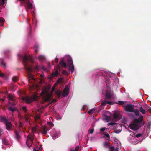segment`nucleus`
<instances>
[{"mask_svg": "<svg viewBox=\"0 0 151 151\" xmlns=\"http://www.w3.org/2000/svg\"><path fill=\"white\" fill-rule=\"evenodd\" d=\"M143 117L141 116L138 119H135L133 121V123L130 125L129 127L131 129L133 130H137L140 127V123L143 120Z\"/></svg>", "mask_w": 151, "mask_h": 151, "instance_id": "f257e3e1", "label": "nucleus"}, {"mask_svg": "<svg viewBox=\"0 0 151 151\" xmlns=\"http://www.w3.org/2000/svg\"><path fill=\"white\" fill-rule=\"evenodd\" d=\"M23 62L25 68V69L27 70L29 74L31 72L33 71V68L27 63V62L29 61L32 62V59L30 57H28L26 55H24L22 58Z\"/></svg>", "mask_w": 151, "mask_h": 151, "instance_id": "f03ea898", "label": "nucleus"}, {"mask_svg": "<svg viewBox=\"0 0 151 151\" xmlns=\"http://www.w3.org/2000/svg\"><path fill=\"white\" fill-rule=\"evenodd\" d=\"M67 61L68 66H69V69L71 70V73H72L74 70V67L71 58L69 57Z\"/></svg>", "mask_w": 151, "mask_h": 151, "instance_id": "7ed1b4c3", "label": "nucleus"}, {"mask_svg": "<svg viewBox=\"0 0 151 151\" xmlns=\"http://www.w3.org/2000/svg\"><path fill=\"white\" fill-rule=\"evenodd\" d=\"M125 111L129 112H133L134 110V105L131 104H128L123 106Z\"/></svg>", "mask_w": 151, "mask_h": 151, "instance_id": "20e7f679", "label": "nucleus"}, {"mask_svg": "<svg viewBox=\"0 0 151 151\" xmlns=\"http://www.w3.org/2000/svg\"><path fill=\"white\" fill-rule=\"evenodd\" d=\"M22 99L23 100L26 101L27 103L29 104L32 101L36 100V97L35 96L31 97L28 96L23 97Z\"/></svg>", "mask_w": 151, "mask_h": 151, "instance_id": "39448f33", "label": "nucleus"}, {"mask_svg": "<svg viewBox=\"0 0 151 151\" xmlns=\"http://www.w3.org/2000/svg\"><path fill=\"white\" fill-rule=\"evenodd\" d=\"M8 106L9 107L8 108L9 110L12 112H14L15 111L16 109L15 107V103L13 102H11L10 101H9L8 102Z\"/></svg>", "mask_w": 151, "mask_h": 151, "instance_id": "423d86ee", "label": "nucleus"}, {"mask_svg": "<svg viewBox=\"0 0 151 151\" xmlns=\"http://www.w3.org/2000/svg\"><path fill=\"white\" fill-rule=\"evenodd\" d=\"M51 95L47 93H45L43 94L42 98L43 100L45 102L49 101L51 100Z\"/></svg>", "mask_w": 151, "mask_h": 151, "instance_id": "0eeeda50", "label": "nucleus"}, {"mask_svg": "<svg viewBox=\"0 0 151 151\" xmlns=\"http://www.w3.org/2000/svg\"><path fill=\"white\" fill-rule=\"evenodd\" d=\"M113 96V94L110 91H106L105 95V100H111Z\"/></svg>", "mask_w": 151, "mask_h": 151, "instance_id": "6e6552de", "label": "nucleus"}, {"mask_svg": "<svg viewBox=\"0 0 151 151\" xmlns=\"http://www.w3.org/2000/svg\"><path fill=\"white\" fill-rule=\"evenodd\" d=\"M69 89L68 86H66L63 91L62 96L63 97H66L69 93Z\"/></svg>", "mask_w": 151, "mask_h": 151, "instance_id": "1a4fd4ad", "label": "nucleus"}, {"mask_svg": "<svg viewBox=\"0 0 151 151\" xmlns=\"http://www.w3.org/2000/svg\"><path fill=\"white\" fill-rule=\"evenodd\" d=\"M9 101H14L15 100V98L14 94L8 93L7 95Z\"/></svg>", "mask_w": 151, "mask_h": 151, "instance_id": "9d476101", "label": "nucleus"}, {"mask_svg": "<svg viewBox=\"0 0 151 151\" xmlns=\"http://www.w3.org/2000/svg\"><path fill=\"white\" fill-rule=\"evenodd\" d=\"M48 129L45 126H42L41 128V132L44 135H45L47 133V131Z\"/></svg>", "mask_w": 151, "mask_h": 151, "instance_id": "9b49d317", "label": "nucleus"}, {"mask_svg": "<svg viewBox=\"0 0 151 151\" xmlns=\"http://www.w3.org/2000/svg\"><path fill=\"white\" fill-rule=\"evenodd\" d=\"M5 124L6 126V129L8 130H9L12 127V124L9 121H6L5 123Z\"/></svg>", "mask_w": 151, "mask_h": 151, "instance_id": "f8f14e48", "label": "nucleus"}, {"mask_svg": "<svg viewBox=\"0 0 151 151\" xmlns=\"http://www.w3.org/2000/svg\"><path fill=\"white\" fill-rule=\"evenodd\" d=\"M113 117L115 119L119 120L121 118L122 116L119 114L115 113L113 114Z\"/></svg>", "mask_w": 151, "mask_h": 151, "instance_id": "ddd939ff", "label": "nucleus"}, {"mask_svg": "<svg viewBox=\"0 0 151 151\" xmlns=\"http://www.w3.org/2000/svg\"><path fill=\"white\" fill-rule=\"evenodd\" d=\"M59 63L62 66H64L66 68H68V66L66 64L64 60V59H61Z\"/></svg>", "mask_w": 151, "mask_h": 151, "instance_id": "4468645a", "label": "nucleus"}, {"mask_svg": "<svg viewBox=\"0 0 151 151\" xmlns=\"http://www.w3.org/2000/svg\"><path fill=\"white\" fill-rule=\"evenodd\" d=\"M24 116L22 117H21V118H22L24 119L26 122H29V117L30 116V115L29 114H24Z\"/></svg>", "mask_w": 151, "mask_h": 151, "instance_id": "2eb2a0df", "label": "nucleus"}, {"mask_svg": "<svg viewBox=\"0 0 151 151\" xmlns=\"http://www.w3.org/2000/svg\"><path fill=\"white\" fill-rule=\"evenodd\" d=\"M34 135L30 134L28 135L27 137V139L30 140L32 143L33 142L34 140Z\"/></svg>", "mask_w": 151, "mask_h": 151, "instance_id": "dca6fc26", "label": "nucleus"}, {"mask_svg": "<svg viewBox=\"0 0 151 151\" xmlns=\"http://www.w3.org/2000/svg\"><path fill=\"white\" fill-rule=\"evenodd\" d=\"M15 137L17 141H19L20 138L21 137L19 135V132L17 130H15Z\"/></svg>", "mask_w": 151, "mask_h": 151, "instance_id": "f3484780", "label": "nucleus"}, {"mask_svg": "<svg viewBox=\"0 0 151 151\" xmlns=\"http://www.w3.org/2000/svg\"><path fill=\"white\" fill-rule=\"evenodd\" d=\"M56 93L57 96L58 98H59L61 95V91L60 90L56 91Z\"/></svg>", "mask_w": 151, "mask_h": 151, "instance_id": "a211bd4d", "label": "nucleus"}, {"mask_svg": "<svg viewBox=\"0 0 151 151\" xmlns=\"http://www.w3.org/2000/svg\"><path fill=\"white\" fill-rule=\"evenodd\" d=\"M134 113L137 116H139V110L137 109H134Z\"/></svg>", "mask_w": 151, "mask_h": 151, "instance_id": "6ab92c4d", "label": "nucleus"}, {"mask_svg": "<svg viewBox=\"0 0 151 151\" xmlns=\"http://www.w3.org/2000/svg\"><path fill=\"white\" fill-rule=\"evenodd\" d=\"M22 109L23 111H24V114H27V109H26V107L25 106H23L22 107Z\"/></svg>", "mask_w": 151, "mask_h": 151, "instance_id": "aec40b11", "label": "nucleus"}, {"mask_svg": "<svg viewBox=\"0 0 151 151\" xmlns=\"http://www.w3.org/2000/svg\"><path fill=\"white\" fill-rule=\"evenodd\" d=\"M38 58L40 61H42L45 59V57L42 55H40L38 57Z\"/></svg>", "mask_w": 151, "mask_h": 151, "instance_id": "412c9836", "label": "nucleus"}, {"mask_svg": "<svg viewBox=\"0 0 151 151\" xmlns=\"http://www.w3.org/2000/svg\"><path fill=\"white\" fill-rule=\"evenodd\" d=\"M139 111L143 114H144L145 113V111L142 107H141L140 108Z\"/></svg>", "mask_w": 151, "mask_h": 151, "instance_id": "4be33fe9", "label": "nucleus"}, {"mask_svg": "<svg viewBox=\"0 0 151 151\" xmlns=\"http://www.w3.org/2000/svg\"><path fill=\"white\" fill-rule=\"evenodd\" d=\"M38 46L37 45H35L34 47V49L35 50V52H36V53H37L38 52Z\"/></svg>", "mask_w": 151, "mask_h": 151, "instance_id": "5701e85b", "label": "nucleus"}, {"mask_svg": "<svg viewBox=\"0 0 151 151\" xmlns=\"http://www.w3.org/2000/svg\"><path fill=\"white\" fill-rule=\"evenodd\" d=\"M3 142L5 145H8L9 144V142L5 139H2Z\"/></svg>", "mask_w": 151, "mask_h": 151, "instance_id": "b1692460", "label": "nucleus"}, {"mask_svg": "<svg viewBox=\"0 0 151 151\" xmlns=\"http://www.w3.org/2000/svg\"><path fill=\"white\" fill-rule=\"evenodd\" d=\"M0 120L2 122L4 121L5 123L6 122V121H8L6 118L4 117H1L0 118Z\"/></svg>", "mask_w": 151, "mask_h": 151, "instance_id": "393cba45", "label": "nucleus"}, {"mask_svg": "<svg viewBox=\"0 0 151 151\" xmlns=\"http://www.w3.org/2000/svg\"><path fill=\"white\" fill-rule=\"evenodd\" d=\"M4 21V20L2 17L0 18V25L1 26L3 25V23Z\"/></svg>", "mask_w": 151, "mask_h": 151, "instance_id": "a878e982", "label": "nucleus"}, {"mask_svg": "<svg viewBox=\"0 0 151 151\" xmlns=\"http://www.w3.org/2000/svg\"><path fill=\"white\" fill-rule=\"evenodd\" d=\"M27 7L28 9H31L32 7V4L30 2H29L27 4Z\"/></svg>", "mask_w": 151, "mask_h": 151, "instance_id": "bb28decb", "label": "nucleus"}, {"mask_svg": "<svg viewBox=\"0 0 151 151\" xmlns=\"http://www.w3.org/2000/svg\"><path fill=\"white\" fill-rule=\"evenodd\" d=\"M47 123L48 125L50 126V128H51L53 126V124L51 122H48Z\"/></svg>", "mask_w": 151, "mask_h": 151, "instance_id": "cd10ccee", "label": "nucleus"}, {"mask_svg": "<svg viewBox=\"0 0 151 151\" xmlns=\"http://www.w3.org/2000/svg\"><path fill=\"white\" fill-rule=\"evenodd\" d=\"M58 74V73L57 71H56L53 72L52 74V75L53 77H54Z\"/></svg>", "mask_w": 151, "mask_h": 151, "instance_id": "c85d7f7f", "label": "nucleus"}, {"mask_svg": "<svg viewBox=\"0 0 151 151\" xmlns=\"http://www.w3.org/2000/svg\"><path fill=\"white\" fill-rule=\"evenodd\" d=\"M41 68V67L40 66H39L38 65H36L35 66V69L36 70H38Z\"/></svg>", "mask_w": 151, "mask_h": 151, "instance_id": "c756f323", "label": "nucleus"}, {"mask_svg": "<svg viewBox=\"0 0 151 151\" xmlns=\"http://www.w3.org/2000/svg\"><path fill=\"white\" fill-rule=\"evenodd\" d=\"M12 79L13 81L15 82L18 80V78L16 76H14L13 77Z\"/></svg>", "mask_w": 151, "mask_h": 151, "instance_id": "7c9ffc66", "label": "nucleus"}, {"mask_svg": "<svg viewBox=\"0 0 151 151\" xmlns=\"http://www.w3.org/2000/svg\"><path fill=\"white\" fill-rule=\"evenodd\" d=\"M105 119L107 121L109 122L110 120V117L106 115L104 117Z\"/></svg>", "mask_w": 151, "mask_h": 151, "instance_id": "2f4dec72", "label": "nucleus"}, {"mask_svg": "<svg viewBox=\"0 0 151 151\" xmlns=\"http://www.w3.org/2000/svg\"><path fill=\"white\" fill-rule=\"evenodd\" d=\"M62 73L63 74L66 75H68V72L65 70H63Z\"/></svg>", "mask_w": 151, "mask_h": 151, "instance_id": "473e14b6", "label": "nucleus"}, {"mask_svg": "<svg viewBox=\"0 0 151 151\" xmlns=\"http://www.w3.org/2000/svg\"><path fill=\"white\" fill-rule=\"evenodd\" d=\"M19 0L21 1H22L26 4H27V3L28 4V3L29 2V0Z\"/></svg>", "mask_w": 151, "mask_h": 151, "instance_id": "72a5a7b5", "label": "nucleus"}, {"mask_svg": "<svg viewBox=\"0 0 151 151\" xmlns=\"http://www.w3.org/2000/svg\"><path fill=\"white\" fill-rule=\"evenodd\" d=\"M4 0L0 1V5H3L4 4Z\"/></svg>", "mask_w": 151, "mask_h": 151, "instance_id": "f704fd0d", "label": "nucleus"}, {"mask_svg": "<svg viewBox=\"0 0 151 151\" xmlns=\"http://www.w3.org/2000/svg\"><path fill=\"white\" fill-rule=\"evenodd\" d=\"M107 101H104L103 102H102L101 103V105L102 106H105L106 104H107Z\"/></svg>", "mask_w": 151, "mask_h": 151, "instance_id": "c9c22d12", "label": "nucleus"}, {"mask_svg": "<svg viewBox=\"0 0 151 151\" xmlns=\"http://www.w3.org/2000/svg\"><path fill=\"white\" fill-rule=\"evenodd\" d=\"M124 102L122 101H118V104L119 105H123L124 104Z\"/></svg>", "mask_w": 151, "mask_h": 151, "instance_id": "e433bc0d", "label": "nucleus"}, {"mask_svg": "<svg viewBox=\"0 0 151 151\" xmlns=\"http://www.w3.org/2000/svg\"><path fill=\"white\" fill-rule=\"evenodd\" d=\"M104 136H105L108 139L110 138V135L108 134H104Z\"/></svg>", "mask_w": 151, "mask_h": 151, "instance_id": "4c0bfd02", "label": "nucleus"}, {"mask_svg": "<svg viewBox=\"0 0 151 151\" xmlns=\"http://www.w3.org/2000/svg\"><path fill=\"white\" fill-rule=\"evenodd\" d=\"M3 134V129L0 128V136H1Z\"/></svg>", "mask_w": 151, "mask_h": 151, "instance_id": "58836bf2", "label": "nucleus"}, {"mask_svg": "<svg viewBox=\"0 0 151 151\" xmlns=\"http://www.w3.org/2000/svg\"><path fill=\"white\" fill-rule=\"evenodd\" d=\"M19 127H23V124L21 122H20L19 123Z\"/></svg>", "mask_w": 151, "mask_h": 151, "instance_id": "ea45409f", "label": "nucleus"}, {"mask_svg": "<svg viewBox=\"0 0 151 151\" xmlns=\"http://www.w3.org/2000/svg\"><path fill=\"white\" fill-rule=\"evenodd\" d=\"M110 151H115L114 147H112L110 148Z\"/></svg>", "mask_w": 151, "mask_h": 151, "instance_id": "a19ab883", "label": "nucleus"}, {"mask_svg": "<svg viewBox=\"0 0 151 151\" xmlns=\"http://www.w3.org/2000/svg\"><path fill=\"white\" fill-rule=\"evenodd\" d=\"M79 149V146H77L76 147L75 149L74 150L75 151H78Z\"/></svg>", "mask_w": 151, "mask_h": 151, "instance_id": "79ce46f5", "label": "nucleus"}, {"mask_svg": "<svg viewBox=\"0 0 151 151\" xmlns=\"http://www.w3.org/2000/svg\"><path fill=\"white\" fill-rule=\"evenodd\" d=\"M142 136V134L140 133H138L135 135V136L137 138H138Z\"/></svg>", "mask_w": 151, "mask_h": 151, "instance_id": "37998d69", "label": "nucleus"}, {"mask_svg": "<svg viewBox=\"0 0 151 151\" xmlns=\"http://www.w3.org/2000/svg\"><path fill=\"white\" fill-rule=\"evenodd\" d=\"M93 129H91L89 130V133L91 134H92L94 132Z\"/></svg>", "mask_w": 151, "mask_h": 151, "instance_id": "c03bdc74", "label": "nucleus"}, {"mask_svg": "<svg viewBox=\"0 0 151 151\" xmlns=\"http://www.w3.org/2000/svg\"><path fill=\"white\" fill-rule=\"evenodd\" d=\"M107 104L110 105H113V103L112 102H111L109 101H107Z\"/></svg>", "mask_w": 151, "mask_h": 151, "instance_id": "a18cd8bd", "label": "nucleus"}, {"mask_svg": "<svg viewBox=\"0 0 151 151\" xmlns=\"http://www.w3.org/2000/svg\"><path fill=\"white\" fill-rule=\"evenodd\" d=\"M36 130V128L35 127H33L32 128V131L33 132H35Z\"/></svg>", "mask_w": 151, "mask_h": 151, "instance_id": "49530a36", "label": "nucleus"}, {"mask_svg": "<svg viewBox=\"0 0 151 151\" xmlns=\"http://www.w3.org/2000/svg\"><path fill=\"white\" fill-rule=\"evenodd\" d=\"M30 78L33 81H35L34 78L32 75H30Z\"/></svg>", "mask_w": 151, "mask_h": 151, "instance_id": "de8ad7c7", "label": "nucleus"}, {"mask_svg": "<svg viewBox=\"0 0 151 151\" xmlns=\"http://www.w3.org/2000/svg\"><path fill=\"white\" fill-rule=\"evenodd\" d=\"M114 131L116 133H119L120 132V131L119 130H114Z\"/></svg>", "mask_w": 151, "mask_h": 151, "instance_id": "09e8293b", "label": "nucleus"}, {"mask_svg": "<svg viewBox=\"0 0 151 151\" xmlns=\"http://www.w3.org/2000/svg\"><path fill=\"white\" fill-rule=\"evenodd\" d=\"M1 65L4 67H5L6 66V64L5 63H4L3 61L1 62Z\"/></svg>", "mask_w": 151, "mask_h": 151, "instance_id": "8fccbe9b", "label": "nucleus"}, {"mask_svg": "<svg viewBox=\"0 0 151 151\" xmlns=\"http://www.w3.org/2000/svg\"><path fill=\"white\" fill-rule=\"evenodd\" d=\"M94 109H92L89 110L88 111L89 114H91L93 111V110Z\"/></svg>", "mask_w": 151, "mask_h": 151, "instance_id": "3c124183", "label": "nucleus"}, {"mask_svg": "<svg viewBox=\"0 0 151 151\" xmlns=\"http://www.w3.org/2000/svg\"><path fill=\"white\" fill-rule=\"evenodd\" d=\"M105 130V128H102L100 129V131L101 132H104Z\"/></svg>", "mask_w": 151, "mask_h": 151, "instance_id": "603ef678", "label": "nucleus"}, {"mask_svg": "<svg viewBox=\"0 0 151 151\" xmlns=\"http://www.w3.org/2000/svg\"><path fill=\"white\" fill-rule=\"evenodd\" d=\"M114 123L110 122L108 124V125H114Z\"/></svg>", "mask_w": 151, "mask_h": 151, "instance_id": "864d4df0", "label": "nucleus"}, {"mask_svg": "<svg viewBox=\"0 0 151 151\" xmlns=\"http://www.w3.org/2000/svg\"><path fill=\"white\" fill-rule=\"evenodd\" d=\"M36 118L37 119H40V116L39 115H37L36 116Z\"/></svg>", "mask_w": 151, "mask_h": 151, "instance_id": "5fc2aeb1", "label": "nucleus"}, {"mask_svg": "<svg viewBox=\"0 0 151 151\" xmlns=\"http://www.w3.org/2000/svg\"><path fill=\"white\" fill-rule=\"evenodd\" d=\"M151 125V122H149L148 123V127H150Z\"/></svg>", "mask_w": 151, "mask_h": 151, "instance_id": "6e6d98bb", "label": "nucleus"}, {"mask_svg": "<svg viewBox=\"0 0 151 151\" xmlns=\"http://www.w3.org/2000/svg\"><path fill=\"white\" fill-rule=\"evenodd\" d=\"M4 74L2 73H1V72L0 71V76L3 77H4Z\"/></svg>", "mask_w": 151, "mask_h": 151, "instance_id": "4d7b16f0", "label": "nucleus"}, {"mask_svg": "<svg viewBox=\"0 0 151 151\" xmlns=\"http://www.w3.org/2000/svg\"><path fill=\"white\" fill-rule=\"evenodd\" d=\"M147 109H149V111H150L151 110V108H150L149 106H147Z\"/></svg>", "mask_w": 151, "mask_h": 151, "instance_id": "13d9d810", "label": "nucleus"}, {"mask_svg": "<svg viewBox=\"0 0 151 151\" xmlns=\"http://www.w3.org/2000/svg\"><path fill=\"white\" fill-rule=\"evenodd\" d=\"M105 144L106 146H108V144L107 142H106Z\"/></svg>", "mask_w": 151, "mask_h": 151, "instance_id": "bf43d9fd", "label": "nucleus"}, {"mask_svg": "<svg viewBox=\"0 0 151 151\" xmlns=\"http://www.w3.org/2000/svg\"><path fill=\"white\" fill-rule=\"evenodd\" d=\"M5 100V97H4L3 98H2V101H4Z\"/></svg>", "mask_w": 151, "mask_h": 151, "instance_id": "052dcab7", "label": "nucleus"}, {"mask_svg": "<svg viewBox=\"0 0 151 151\" xmlns=\"http://www.w3.org/2000/svg\"><path fill=\"white\" fill-rule=\"evenodd\" d=\"M34 151H39L38 150H36L34 148Z\"/></svg>", "mask_w": 151, "mask_h": 151, "instance_id": "680f3d73", "label": "nucleus"}, {"mask_svg": "<svg viewBox=\"0 0 151 151\" xmlns=\"http://www.w3.org/2000/svg\"><path fill=\"white\" fill-rule=\"evenodd\" d=\"M56 63H58V59H57L56 61Z\"/></svg>", "mask_w": 151, "mask_h": 151, "instance_id": "e2e57ef3", "label": "nucleus"}, {"mask_svg": "<svg viewBox=\"0 0 151 151\" xmlns=\"http://www.w3.org/2000/svg\"><path fill=\"white\" fill-rule=\"evenodd\" d=\"M70 151H75L74 150H73V149H71L70 150Z\"/></svg>", "mask_w": 151, "mask_h": 151, "instance_id": "0e129e2a", "label": "nucleus"}, {"mask_svg": "<svg viewBox=\"0 0 151 151\" xmlns=\"http://www.w3.org/2000/svg\"><path fill=\"white\" fill-rule=\"evenodd\" d=\"M114 125H116V123H114Z\"/></svg>", "mask_w": 151, "mask_h": 151, "instance_id": "69168bd1", "label": "nucleus"}, {"mask_svg": "<svg viewBox=\"0 0 151 151\" xmlns=\"http://www.w3.org/2000/svg\"><path fill=\"white\" fill-rule=\"evenodd\" d=\"M48 65L49 67H50V63H49Z\"/></svg>", "mask_w": 151, "mask_h": 151, "instance_id": "338daca9", "label": "nucleus"}, {"mask_svg": "<svg viewBox=\"0 0 151 151\" xmlns=\"http://www.w3.org/2000/svg\"><path fill=\"white\" fill-rule=\"evenodd\" d=\"M115 151H118V149H116L115 150Z\"/></svg>", "mask_w": 151, "mask_h": 151, "instance_id": "774afa93", "label": "nucleus"}]
</instances>
